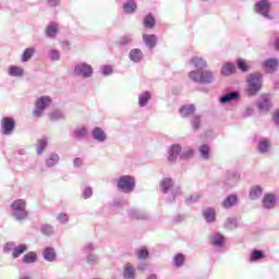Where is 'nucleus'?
<instances>
[{
    "mask_svg": "<svg viewBox=\"0 0 279 279\" xmlns=\"http://www.w3.org/2000/svg\"><path fill=\"white\" fill-rule=\"evenodd\" d=\"M194 70L190 71L189 77L195 84H213L215 73L208 69V61L204 57L195 56L190 60Z\"/></svg>",
    "mask_w": 279,
    "mask_h": 279,
    "instance_id": "f257e3e1",
    "label": "nucleus"
},
{
    "mask_svg": "<svg viewBox=\"0 0 279 279\" xmlns=\"http://www.w3.org/2000/svg\"><path fill=\"white\" fill-rule=\"evenodd\" d=\"M173 184H175L173 179L169 177L163 178L159 183V189L163 195L171 193V195L167 197V202H169V204L175 202V197L178 195H182V190L180 187H173Z\"/></svg>",
    "mask_w": 279,
    "mask_h": 279,
    "instance_id": "f03ea898",
    "label": "nucleus"
},
{
    "mask_svg": "<svg viewBox=\"0 0 279 279\" xmlns=\"http://www.w3.org/2000/svg\"><path fill=\"white\" fill-rule=\"evenodd\" d=\"M11 215L15 221H25L29 217L27 211V203L23 198L15 199L11 205Z\"/></svg>",
    "mask_w": 279,
    "mask_h": 279,
    "instance_id": "7ed1b4c3",
    "label": "nucleus"
},
{
    "mask_svg": "<svg viewBox=\"0 0 279 279\" xmlns=\"http://www.w3.org/2000/svg\"><path fill=\"white\" fill-rule=\"evenodd\" d=\"M247 83V95L250 97H254L260 93V88H263V73L254 72L251 73L246 80Z\"/></svg>",
    "mask_w": 279,
    "mask_h": 279,
    "instance_id": "20e7f679",
    "label": "nucleus"
},
{
    "mask_svg": "<svg viewBox=\"0 0 279 279\" xmlns=\"http://www.w3.org/2000/svg\"><path fill=\"white\" fill-rule=\"evenodd\" d=\"M116 183L121 193H134L136 189V179L132 175H122L116 180Z\"/></svg>",
    "mask_w": 279,
    "mask_h": 279,
    "instance_id": "39448f33",
    "label": "nucleus"
},
{
    "mask_svg": "<svg viewBox=\"0 0 279 279\" xmlns=\"http://www.w3.org/2000/svg\"><path fill=\"white\" fill-rule=\"evenodd\" d=\"M254 12L267 21H274V15L271 14V3L269 0L257 1L254 5Z\"/></svg>",
    "mask_w": 279,
    "mask_h": 279,
    "instance_id": "423d86ee",
    "label": "nucleus"
},
{
    "mask_svg": "<svg viewBox=\"0 0 279 279\" xmlns=\"http://www.w3.org/2000/svg\"><path fill=\"white\" fill-rule=\"evenodd\" d=\"M73 74L82 80H90L95 75V70L86 62H78L74 65Z\"/></svg>",
    "mask_w": 279,
    "mask_h": 279,
    "instance_id": "0eeeda50",
    "label": "nucleus"
},
{
    "mask_svg": "<svg viewBox=\"0 0 279 279\" xmlns=\"http://www.w3.org/2000/svg\"><path fill=\"white\" fill-rule=\"evenodd\" d=\"M95 250H97V245H95L93 242H87L84 244L82 252L85 254L87 265H99V255L94 253Z\"/></svg>",
    "mask_w": 279,
    "mask_h": 279,
    "instance_id": "6e6552de",
    "label": "nucleus"
},
{
    "mask_svg": "<svg viewBox=\"0 0 279 279\" xmlns=\"http://www.w3.org/2000/svg\"><path fill=\"white\" fill-rule=\"evenodd\" d=\"M51 97L49 96H40L35 101V108L33 110V117H36V119H40L43 114H45V110L51 106Z\"/></svg>",
    "mask_w": 279,
    "mask_h": 279,
    "instance_id": "1a4fd4ad",
    "label": "nucleus"
},
{
    "mask_svg": "<svg viewBox=\"0 0 279 279\" xmlns=\"http://www.w3.org/2000/svg\"><path fill=\"white\" fill-rule=\"evenodd\" d=\"M16 130V121L12 117H3L0 122V134L2 136H12Z\"/></svg>",
    "mask_w": 279,
    "mask_h": 279,
    "instance_id": "9d476101",
    "label": "nucleus"
},
{
    "mask_svg": "<svg viewBox=\"0 0 279 279\" xmlns=\"http://www.w3.org/2000/svg\"><path fill=\"white\" fill-rule=\"evenodd\" d=\"M29 247L27 244H20L16 246L14 242H8L3 246V252L10 254L12 252V258H19L21 255L25 254Z\"/></svg>",
    "mask_w": 279,
    "mask_h": 279,
    "instance_id": "9b49d317",
    "label": "nucleus"
},
{
    "mask_svg": "<svg viewBox=\"0 0 279 279\" xmlns=\"http://www.w3.org/2000/svg\"><path fill=\"white\" fill-rule=\"evenodd\" d=\"M239 180H241V174H239L236 171L229 170L225 174V184L229 189L236 186V184H239Z\"/></svg>",
    "mask_w": 279,
    "mask_h": 279,
    "instance_id": "f8f14e48",
    "label": "nucleus"
},
{
    "mask_svg": "<svg viewBox=\"0 0 279 279\" xmlns=\"http://www.w3.org/2000/svg\"><path fill=\"white\" fill-rule=\"evenodd\" d=\"M209 241L216 250H221L226 245V236L219 232L213 233Z\"/></svg>",
    "mask_w": 279,
    "mask_h": 279,
    "instance_id": "ddd939ff",
    "label": "nucleus"
},
{
    "mask_svg": "<svg viewBox=\"0 0 279 279\" xmlns=\"http://www.w3.org/2000/svg\"><path fill=\"white\" fill-rule=\"evenodd\" d=\"M279 60L276 58L266 59L262 63V68L266 73H276L278 71Z\"/></svg>",
    "mask_w": 279,
    "mask_h": 279,
    "instance_id": "4468645a",
    "label": "nucleus"
},
{
    "mask_svg": "<svg viewBox=\"0 0 279 279\" xmlns=\"http://www.w3.org/2000/svg\"><path fill=\"white\" fill-rule=\"evenodd\" d=\"M180 154H182V146L180 144H172L168 149V162H175Z\"/></svg>",
    "mask_w": 279,
    "mask_h": 279,
    "instance_id": "2eb2a0df",
    "label": "nucleus"
},
{
    "mask_svg": "<svg viewBox=\"0 0 279 279\" xmlns=\"http://www.w3.org/2000/svg\"><path fill=\"white\" fill-rule=\"evenodd\" d=\"M257 108L259 112H269V110H271V100L269 99V96L262 95L257 100Z\"/></svg>",
    "mask_w": 279,
    "mask_h": 279,
    "instance_id": "dca6fc26",
    "label": "nucleus"
},
{
    "mask_svg": "<svg viewBox=\"0 0 279 279\" xmlns=\"http://www.w3.org/2000/svg\"><path fill=\"white\" fill-rule=\"evenodd\" d=\"M241 94L236 90L228 92L219 98L220 104H231V101H239Z\"/></svg>",
    "mask_w": 279,
    "mask_h": 279,
    "instance_id": "f3484780",
    "label": "nucleus"
},
{
    "mask_svg": "<svg viewBox=\"0 0 279 279\" xmlns=\"http://www.w3.org/2000/svg\"><path fill=\"white\" fill-rule=\"evenodd\" d=\"M92 138L96 141V143H106L108 141V134L104 129L96 126L92 130Z\"/></svg>",
    "mask_w": 279,
    "mask_h": 279,
    "instance_id": "a211bd4d",
    "label": "nucleus"
},
{
    "mask_svg": "<svg viewBox=\"0 0 279 279\" xmlns=\"http://www.w3.org/2000/svg\"><path fill=\"white\" fill-rule=\"evenodd\" d=\"M129 217L130 219H136L137 221H145L146 219H149V214L141 209H130Z\"/></svg>",
    "mask_w": 279,
    "mask_h": 279,
    "instance_id": "6ab92c4d",
    "label": "nucleus"
},
{
    "mask_svg": "<svg viewBox=\"0 0 279 279\" xmlns=\"http://www.w3.org/2000/svg\"><path fill=\"white\" fill-rule=\"evenodd\" d=\"M122 10L124 14H135L138 10V3H136V0H126L122 4Z\"/></svg>",
    "mask_w": 279,
    "mask_h": 279,
    "instance_id": "aec40b11",
    "label": "nucleus"
},
{
    "mask_svg": "<svg viewBox=\"0 0 279 279\" xmlns=\"http://www.w3.org/2000/svg\"><path fill=\"white\" fill-rule=\"evenodd\" d=\"M142 38L148 49H155L158 45V37L155 34H143Z\"/></svg>",
    "mask_w": 279,
    "mask_h": 279,
    "instance_id": "412c9836",
    "label": "nucleus"
},
{
    "mask_svg": "<svg viewBox=\"0 0 279 279\" xmlns=\"http://www.w3.org/2000/svg\"><path fill=\"white\" fill-rule=\"evenodd\" d=\"M143 58H145V54L143 53V50L138 48H133L129 52V60H131V62H134L135 64H138V62H143Z\"/></svg>",
    "mask_w": 279,
    "mask_h": 279,
    "instance_id": "4be33fe9",
    "label": "nucleus"
},
{
    "mask_svg": "<svg viewBox=\"0 0 279 279\" xmlns=\"http://www.w3.org/2000/svg\"><path fill=\"white\" fill-rule=\"evenodd\" d=\"M263 208L266 210H271V208H276V196L274 194H265L262 201Z\"/></svg>",
    "mask_w": 279,
    "mask_h": 279,
    "instance_id": "5701e85b",
    "label": "nucleus"
},
{
    "mask_svg": "<svg viewBox=\"0 0 279 279\" xmlns=\"http://www.w3.org/2000/svg\"><path fill=\"white\" fill-rule=\"evenodd\" d=\"M44 259L47 260V263H56V258L58 254L56 253V248L48 246L43 252Z\"/></svg>",
    "mask_w": 279,
    "mask_h": 279,
    "instance_id": "b1692460",
    "label": "nucleus"
},
{
    "mask_svg": "<svg viewBox=\"0 0 279 279\" xmlns=\"http://www.w3.org/2000/svg\"><path fill=\"white\" fill-rule=\"evenodd\" d=\"M45 34L47 38L53 40L58 36V24L56 22H51L47 25Z\"/></svg>",
    "mask_w": 279,
    "mask_h": 279,
    "instance_id": "393cba45",
    "label": "nucleus"
},
{
    "mask_svg": "<svg viewBox=\"0 0 279 279\" xmlns=\"http://www.w3.org/2000/svg\"><path fill=\"white\" fill-rule=\"evenodd\" d=\"M257 149L259 154H268L269 149H271V142L268 138H260L257 144Z\"/></svg>",
    "mask_w": 279,
    "mask_h": 279,
    "instance_id": "a878e982",
    "label": "nucleus"
},
{
    "mask_svg": "<svg viewBox=\"0 0 279 279\" xmlns=\"http://www.w3.org/2000/svg\"><path fill=\"white\" fill-rule=\"evenodd\" d=\"M180 114L183 119L193 117L195 114V105H184L180 108Z\"/></svg>",
    "mask_w": 279,
    "mask_h": 279,
    "instance_id": "bb28decb",
    "label": "nucleus"
},
{
    "mask_svg": "<svg viewBox=\"0 0 279 279\" xmlns=\"http://www.w3.org/2000/svg\"><path fill=\"white\" fill-rule=\"evenodd\" d=\"M124 279H136V268H134L130 263L124 265L123 269Z\"/></svg>",
    "mask_w": 279,
    "mask_h": 279,
    "instance_id": "cd10ccee",
    "label": "nucleus"
},
{
    "mask_svg": "<svg viewBox=\"0 0 279 279\" xmlns=\"http://www.w3.org/2000/svg\"><path fill=\"white\" fill-rule=\"evenodd\" d=\"M151 100V93L150 92H143L138 95V106L140 108H145L147 104Z\"/></svg>",
    "mask_w": 279,
    "mask_h": 279,
    "instance_id": "c85d7f7f",
    "label": "nucleus"
},
{
    "mask_svg": "<svg viewBox=\"0 0 279 279\" xmlns=\"http://www.w3.org/2000/svg\"><path fill=\"white\" fill-rule=\"evenodd\" d=\"M50 121H64L66 119V114L64 111L57 109L48 114Z\"/></svg>",
    "mask_w": 279,
    "mask_h": 279,
    "instance_id": "c756f323",
    "label": "nucleus"
},
{
    "mask_svg": "<svg viewBox=\"0 0 279 279\" xmlns=\"http://www.w3.org/2000/svg\"><path fill=\"white\" fill-rule=\"evenodd\" d=\"M203 217L207 223H215V219H217V214L213 208H207L203 211Z\"/></svg>",
    "mask_w": 279,
    "mask_h": 279,
    "instance_id": "7c9ffc66",
    "label": "nucleus"
},
{
    "mask_svg": "<svg viewBox=\"0 0 279 279\" xmlns=\"http://www.w3.org/2000/svg\"><path fill=\"white\" fill-rule=\"evenodd\" d=\"M60 162V155L56 153H50L48 158L46 159V167L51 169V167H56Z\"/></svg>",
    "mask_w": 279,
    "mask_h": 279,
    "instance_id": "2f4dec72",
    "label": "nucleus"
},
{
    "mask_svg": "<svg viewBox=\"0 0 279 279\" xmlns=\"http://www.w3.org/2000/svg\"><path fill=\"white\" fill-rule=\"evenodd\" d=\"M262 196H263V187L260 185H254L253 187H251L250 193H248L250 199L255 201Z\"/></svg>",
    "mask_w": 279,
    "mask_h": 279,
    "instance_id": "473e14b6",
    "label": "nucleus"
},
{
    "mask_svg": "<svg viewBox=\"0 0 279 279\" xmlns=\"http://www.w3.org/2000/svg\"><path fill=\"white\" fill-rule=\"evenodd\" d=\"M8 74L10 77H23L24 71L21 66L11 65L9 66Z\"/></svg>",
    "mask_w": 279,
    "mask_h": 279,
    "instance_id": "72a5a7b5",
    "label": "nucleus"
},
{
    "mask_svg": "<svg viewBox=\"0 0 279 279\" xmlns=\"http://www.w3.org/2000/svg\"><path fill=\"white\" fill-rule=\"evenodd\" d=\"M239 202V196L236 194H231L226 197L222 203L223 208H232Z\"/></svg>",
    "mask_w": 279,
    "mask_h": 279,
    "instance_id": "f704fd0d",
    "label": "nucleus"
},
{
    "mask_svg": "<svg viewBox=\"0 0 279 279\" xmlns=\"http://www.w3.org/2000/svg\"><path fill=\"white\" fill-rule=\"evenodd\" d=\"M223 228L225 230H236L239 228V220L235 217L227 218Z\"/></svg>",
    "mask_w": 279,
    "mask_h": 279,
    "instance_id": "c9c22d12",
    "label": "nucleus"
},
{
    "mask_svg": "<svg viewBox=\"0 0 279 279\" xmlns=\"http://www.w3.org/2000/svg\"><path fill=\"white\" fill-rule=\"evenodd\" d=\"M143 23L146 29H154V27H156V17L149 13L144 17Z\"/></svg>",
    "mask_w": 279,
    "mask_h": 279,
    "instance_id": "e433bc0d",
    "label": "nucleus"
},
{
    "mask_svg": "<svg viewBox=\"0 0 279 279\" xmlns=\"http://www.w3.org/2000/svg\"><path fill=\"white\" fill-rule=\"evenodd\" d=\"M87 134H88V129L86 126H77L73 131L74 137L77 138L78 141H82V138H86Z\"/></svg>",
    "mask_w": 279,
    "mask_h": 279,
    "instance_id": "4c0bfd02",
    "label": "nucleus"
},
{
    "mask_svg": "<svg viewBox=\"0 0 279 279\" xmlns=\"http://www.w3.org/2000/svg\"><path fill=\"white\" fill-rule=\"evenodd\" d=\"M40 232L44 236H53L56 234V229L49 223H44L40 227Z\"/></svg>",
    "mask_w": 279,
    "mask_h": 279,
    "instance_id": "58836bf2",
    "label": "nucleus"
},
{
    "mask_svg": "<svg viewBox=\"0 0 279 279\" xmlns=\"http://www.w3.org/2000/svg\"><path fill=\"white\" fill-rule=\"evenodd\" d=\"M236 71V65L234 63H225L221 69V75L228 76L232 75Z\"/></svg>",
    "mask_w": 279,
    "mask_h": 279,
    "instance_id": "ea45409f",
    "label": "nucleus"
},
{
    "mask_svg": "<svg viewBox=\"0 0 279 279\" xmlns=\"http://www.w3.org/2000/svg\"><path fill=\"white\" fill-rule=\"evenodd\" d=\"M198 151L203 160H208L210 158V146H208V144L199 146Z\"/></svg>",
    "mask_w": 279,
    "mask_h": 279,
    "instance_id": "a19ab883",
    "label": "nucleus"
},
{
    "mask_svg": "<svg viewBox=\"0 0 279 279\" xmlns=\"http://www.w3.org/2000/svg\"><path fill=\"white\" fill-rule=\"evenodd\" d=\"M193 156H195V149L191 147L183 148V150H181V154H180L181 160H191Z\"/></svg>",
    "mask_w": 279,
    "mask_h": 279,
    "instance_id": "79ce46f5",
    "label": "nucleus"
},
{
    "mask_svg": "<svg viewBox=\"0 0 279 279\" xmlns=\"http://www.w3.org/2000/svg\"><path fill=\"white\" fill-rule=\"evenodd\" d=\"M34 53H36V48H26L22 54V62H29L32 58L34 57Z\"/></svg>",
    "mask_w": 279,
    "mask_h": 279,
    "instance_id": "37998d69",
    "label": "nucleus"
},
{
    "mask_svg": "<svg viewBox=\"0 0 279 279\" xmlns=\"http://www.w3.org/2000/svg\"><path fill=\"white\" fill-rule=\"evenodd\" d=\"M38 260V255L34 252H28L24 255L23 262L26 263V265H32Z\"/></svg>",
    "mask_w": 279,
    "mask_h": 279,
    "instance_id": "c03bdc74",
    "label": "nucleus"
},
{
    "mask_svg": "<svg viewBox=\"0 0 279 279\" xmlns=\"http://www.w3.org/2000/svg\"><path fill=\"white\" fill-rule=\"evenodd\" d=\"M134 43V35H124L120 38L119 45L120 47H128V45H132Z\"/></svg>",
    "mask_w": 279,
    "mask_h": 279,
    "instance_id": "a18cd8bd",
    "label": "nucleus"
},
{
    "mask_svg": "<svg viewBox=\"0 0 279 279\" xmlns=\"http://www.w3.org/2000/svg\"><path fill=\"white\" fill-rule=\"evenodd\" d=\"M263 258H265V252L258 251V250H254L251 253L250 260H251V263H256V260H263Z\"/></svg>",
    "mask_w": 279,
    "mask_h": 279,
    "instance_id": "49530a36",
    "label": "nucleus"
},
{
    "mask_svg": "<svg viewBox=\"0 0 279 279\" xmlns=\"http://www.w3.org/2000/svg\"><path fill=\"white\" fill-rule=\"evenodd\" d=\"M191 125H192V130H194V132H197V130L202 128V117L193 116L191 118Z\"/></svg>",
    "mask_w": 279,
    "mask_h": 279,
    "instance_id": "de8ad7c7",
    "label": "nucleus"
},
{
    "mask_svg": "<svg viewBox=\"0 0 279 279\" xmlns=\"http://www.w3.org/2000/svg\"><path fill=\"white\" fill-rule=\"evenodd\" d=\"M48 141L47 137L38 140L37 144V155L40 156L45 149H47Z\"/></svg>",
    "mask_w": 279,
    "mask_h": 279,
    "instance_id": "09e8293b",
    "label": "nucleus"
},
{
    "mask_svg": "<svg viewBox=\"0 0 279 279\" xmlns=\"http://www.w3.org/2000/svg\"><path fill=\"white\" fill-rule=\"evenodd\" d=\"M173 265L175 267H182L184 265V255L182 253H179L174 256Z\"/></svg>",
    "mask_w": 279,
    "mask_h": 279,
    "instance_id": "8fccbe9b",
    "label": "nucleus"
},
{
    "mask_svg": "<svg viewBox=\"0 0 279 279\" xmlns=\"http://www.w3.org/2000/svg\"><path fill=\"white\" fill-rule=\"evenodd\" d=\"M48 57L50 58V60L52 62H58L60 60V51L57 50V49H51L49 52H48Z\"/></svg>",
    "mask_w": 279,
    "mask_h": 279,
    "instance_id": "3c124183",
    "label": "nucleus"
},
{
    "mask_svg": "<svg viewBox=\"0 0 279 279\" xmlns=\"http://www.w3.org/2000/svg\"><path fill=\"white\" fill-rule=\"evenodd\" d=\"M236 64L238 69L243 73H247L250 71V66H247V63H245L243 59H238Z\"/></svg>",
    "mask_w": 279,
    "mask_h": 279,
    "instance_id": "603ef678",
    "label": "nucleus"
},
{
    "mask_svg": "<svg viewBox=\"0 0 279 279\" xmlns=\"http://www.w3.org/2000/svg\"><path fill=\"white\" fill-rule=\"evenodd\" d=\"M136 255L140 260H145L146 258H149V251H147V248H141L136 252Z\"/></svg>",
    "mask_w": 279,
    "mask_h": 279,
    "instance_id": "864d4df0",
    "label": "nucleus"
},
{
    "mask_svg": "<svg viewBox=\"0 0 279 279\" xmlns=\"http://www.w3.org/2000/svg\"><path fill=\"white\" fill-rule=\"evenodd\" d=\"M57 221H59V223H69V215H66L64 213H60L57 216Z\"/></svg>",
    "mask_w": 279,
    "mask_h": 279,
    "instance_id": "5fc2aeb1",
    "label": "nucleus"
},
{
    "mask_svg": "<svg viewBox=\"0 0 279 279\" xmlns=\"http://www.w3.org/2000/svg\"><path fill=\"white\" fill-rule=\"evenodd\" d=\"M90 197H93V187L87 186V187H85V190L83 191V198H84V199H90Z\"/></svg>",
    "mask_w": 279,
    "mask_h": 279,
    "instance_id": "6e6d98bb",
    "label": "nucleus"
},
{
    "mask_svg": "<svg viewBox=\"0 0 279 279\" xmlns=\"http://www.w3.org/2000/svg\"><path fill=\"white\" fill-rule=\"evenodd\" d=\"M102 75H112V66L110 65H104L101 68Z\"/></svg>",
    "mask_w": 279,
    "mask_h": 279,
    "instance_id": "4d7b16f0",
    "label": "nucleus"
},
{
    "mask_svg": "<svg viewBox=\"0 0 279 279\" xmlns=\"http://www.w3.org/2000/svg\"><path fill=\"white\" fill-rule=\"evenodd\" d=\"M82 165H84V161L82 160V158H80V157L74 158L73 166L76 169H80V167H82Z\"/></svg>",
    "mask_w": 279,
    "mask_h": 279,
    "instance_id": "13d9d810",
    "label": "nucleus"
},
{
    "mask_svg": "<svg viewBox=\"0 0 279 279\" xmlns=\"http://www.w3.org/2000/svg\"><path fill=\"white\" fill-rule=\"evenodd\" d=\"M61 47L64 51H69L71 49V43L69 40L61 41Z\"/></svg>",
    "mask_w": 279,
    "mask_h": 279,
    "instance_id": "bf43d9fd",
    "label": "nucleus"
},
{
    "mask_svg": "<svg viewBox=\"0 0 279 279\" xmlns=\"http://www.w3.org/2000/svg\"><path fill=\"white\" fill-rule=\"evenodd\" d=\"M275 125H279V109H277L272 116Z\"/></svg>",
    "mask_w": 279,
    "mask_h": 279,
    "instance_id": "052dcab7",
    "label": "nucleus"
},
{
    "mask_svg": "<svg viewBox=\"0 0 279 279\" xmlns=\"http://www.w3.org/2000/svg\"><path fill=\"white\" fill-rule=\"evenodd\" d=\"M254 114V108L247 107L244 111V117H252Z\"/></svg>",
    "mask_w": 279,
    "mask_h": 279,
    "instance_id": "680f3d73",
    "label": "nucleus"
},
{
    "mask_svg": "<svg viewBox=\"0 0 279 279\" xmlns=\"http://www.w3.org/2000/svg\"><path fill=\"white\" fill-rule=\"evenodd\" d=\"M199 201V195H194V196H191L190 198L186 199V202L189 204H195V202H198Z\"/></svg>",
    "mask_w": 279,
    "mask_h": 279,
    "instance_id": "e2e57ef3",
    "label": "nucleus"
},
{
    "mask_svg": "<svg viewBox=\"0 0 279 279\" xmlns=\"http://www.w3.org/2000/svg\"><path fill=\"white\" fill-rule=\"evenodd\" d=\"M111 206H112L113 208H119V207L123 206V201L116 199V201H113V202L111 203Z\"/></svg>",
    "mask_w": 279,
    "mask_h": 279,
    "instance_id": "0e129e2a",
    "label": "nucleus"
},
{
    "mask_svg": "<svg viewBox=\"0 0 279 279\" xmlns=\"http://www.w3.org/2000/svg\"><path fill=\"white\" fill-rule=\"evenodd\" d=\"M48 5L56 8V5H60V0H48Z\"/></svg>",
    "mask_w": 279,
    "mask_h": 279,
    "instance_id": "69168bd1",
    "label": "nucleus"
},
{
    "mask_svg": "<svg viewBox=\"0 0 279 279\" xmlns=\"http://www.w3.org/2000/svg\"><path fill=\"white\" fill-rule=\"evenodd\" d=\"M137 269H138L140 271H145V269H147V264H145V263L140 264V265L137 266Z\"/></svg>",
    "mask_w": 279,
    "mask_h": 279,
    "instance_id": "338daca9",
    "label": "nucleus"
},
{
    "mask_svg": "<svg viewBox=\"0 0 279 279\" xmlns=\"http://www.w3.org/2000/svg\"><path fill=\"white\" fill-rule=\"evenodd\" d=\"M275 49H277V51H279V37L277 39H275Z\"/></svg>",
    "mask_w": 279,
    "mask_h": 279,
    "instance_id": "774afa93",
    "label": "nucleus"
}]
</instances>
